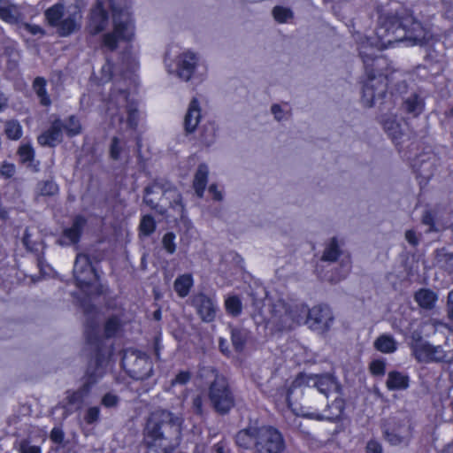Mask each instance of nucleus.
I'll use <instances>...</instances> for the list:
<instances>
[{"instance_id":"nucleus-1","label":"nucleus","mask_w":453,"mask_h":453,"mask_svg":"<svg viewBox=\"0 0 453 453\" xmlns=\"http://www.w3.org/2000/svg\"><path fill=\"white\" fill-rule=\"evenodd\" d=\"M428 39V33L411 14L397 3H390L378 10V26L374 37H369L360 46V55L368 76L363 88L362 100L366 106L380 102L387 91V78L382 73H373L368 63L374 50L394 47L405 42L408 46L422 44Z\"/></svg>"},{"instance_id":"nucleus-2","label":"nucleus","mask_w":453,"mask_h":453,"mask_svg":"<svg viewBox=\"0 0 453 453\" xmlns=\"http://www.w3.org/2000/svg\"><path fill=\"white\" fill-rule=\"evenodd\" d=\"M131 6L132 0H96L89 14L88 31L92 35L104 31L109 24L108 8H111L113 29L104 35V45L114 50L119 42H131L135 36V23L130 11Z\"/></svg>"},{"instance_id":"nucleus-3","label":"nucleus","mask_w":453,"mask_h":453,"mask_svg":"<svg viewBox=\"0 0 453 453\" xmlns=\"http://www.w3.org/2000/svg\"><path fill=\"white\" fill-rule=\"evenodd\" d=\"M303 321L312 331L326 333L334 323L333 311L323 305H317L310 310L304 304L290 307L280 300L273 304L271 316L265 321V328L273 334L290 330Z\"/></svg>"},{"instance_id":"nucleus-4","label":"nucleus","mask_w":453,"mask_h":453,"mask_svg":"<svg viewBox=\"0 0 453 453\" xmlns=\"http://www.w3.org/2000/svg\"><path fill=\"white\" fill-rule=\"evenodd\" d=\"M182 418L165 410L151 413L148 419L144 442L157 453H171L180 442Z\"/></svg>"},{"instance_id":"nucleus-5","label":"nucleus","mask_w":453,"mask_h":453,"mask_svg":"<svg viewBox=\"0 0 453 453\" xmlns=\"http://www.w3.org/2000/svg\"><path fill=\"white\" fill-rule=\"evenodd\" d=\"M305 388H316L319 392L327 396L330 392H337L339 386L334 378L330 375L300 373L291 381L286 382L284 387L272 393L271 397L278 404L285 403L293 413L294 408L302 407L296 402L302 397Z\"/></svg>"},{"instance_id":"nucleus-6","label":"nucleus","mask_w":453,"mask_h":453,"mask_svg":"<svg viewBox=\"0 0 453 453\" xmlns=\"http://www.w3.org/2000/svg\"><path fill=\"white\" fill-rule=\"evenodd\" d=\"M104 103V121L106 126L120 132L133 131L138 125L139 112L136 104L129 99L126 90L114 85Z\"/></svg>"},{"instance_id":"nucleus-7","label":"nucleus","mask_w":453,"mask_h":453,"mask_svg":"<svg viewBox=\"0 0 453 453\" xmlns=\"http://www.w3.org/2000/svg\"><path fill=\"white\" fill-rule=\"evenodd\" d=\"M199 62V55L194 50L189 49L176 50V47L170 48L164 58L166 72L183 81H189L193 78L203 80L205 77V72L196 73Z\"/></svg>"},{"instance_id":"nucleus-8","label":"nucleus","mask_w":453,"mask_h":453,"mask_svg":"<svg viewBox=\"0 0 453 453\" xmlns=\"http://www.w3.org/2000/svg\"><path fill=\"white\" fill-rule=\"evenodd\" d=\"M83 3L75 1L65 6L62 3H57L45 11V18L49 24L57 28L58 32L66 36L73 33L81 20V10Z\"/></svg>"},{"instance_id":"nucleus-9","label":"nucleus","mask_w":453,"mask_h":453,"mask_svg":"<svg viewBox=\"0 0 453 453\" xmlns=\"http://www.w3.org/2000/svg\"><path fill=\"white\" fill-rule=\"evenodd\" d=\"M160 190V187L157 184L146 188L144 202L152 208H156L157 206L163 208L166 203L169 202L170 206L161 212L165 214L166 218L173 219V220H177L178 219L182 218L184 213V207L181 203L180 196L178 191L174 188L164 191L162 193V196L159 199V203L157 204L155 203V199L150 196L151 195L159 194Z\"/></svg>"},{"instance_id":"nucleus-10","label":"nucleus","mask_w":453,"mask_h":453,"mask_svg":"<svg viewBox=\"0 0 453 453\" xmlns=\"http://www.w3.org/2000/svg\"><path fill=\"white\" fill-rule=\"evenodd\" d=\"M73 275L77 286L88 294L99 293L98 275L95 268L91 265L89 258L84 254H79L76 257Z\"/></svg>"},{"instance_id":"nucleus-11","label":"nucleus","mask_w":453,"mask_h":453,"mask_svg":"<svg viewBox=\"0 0 453 453\" xmlns=\"http://www.w3.org/2000/svg\"><path fill=\"white\" fill-rule=\"evenodd\" d=\"M257 453H281L285 449L281 434L271 426H262L257 432Z\"/></svg>"},{"instance_id":"nucleus-12","label":"nucleus","mask_w":453,"mask_h":453,"mask_svg":"<svg viewBox=\"0 0 453 453\" xmlns=\"http://www.w3.org/2000/svg\"><path fill=\"white\" fill-rule=\"evenodd\" d=\"M122 366L129 375L142 380L150 375L152 366L149 358L136 351H127L122 358Z\"/></svg>"},{"instance_id":"nucleus-13","label":"nucleus","mask_w":453,"mask_h":453,"mask_svg":"<svg viewBox=\"0 0 453 453\" xmlns=\"http://www.w3.org/2000/svg\"><path fill=\"white\" fill-rule=\"evenodd\" d=\"M412 352L419 362L449 361L452 355H448L440 346H433L421 338H412Z\"/></svg>"},{"instance_id":"nucleus-14","label":"nucleus","mask_w":453,"mask_h":453,"mask_svg":"<svg viewBox=\"0 0 453 453\" xmlns=\"http://www.w3.org/2000/svg\"><path fill=\"white\" fill-rule=\"evenodd\" d=\"M210 398L218 411L226 412L231 409L234 400L224 377H216L210 388Z\"/></svg>"},{"instance_id":"nucleus-15","label":"nucleus","mask_w":453,"mask_h":453,"mask_svg":"<svg viewBox=\"0 0 453 453\" xmlns=\"http://www.w3.org/2000/svg\"><path fill=\"white\" fill-rule=\"evenodd\" d=\"M344 410V402L342 398H336L334 403L328 406V410L324 413H319L317 411H311L307 407L294 408L293 414L303 418H308L316 420H336L338 419Z\"/></svg>"},{"instance_id":"nucleus-16","label":"nucleus","mask_w":453,"mask_h":453,"mask_svg":"<svg viewBox=\"0 0 453 453\" xmlns=\"http://www.w3.org/2000/svg\"><path fill=\"white\" fill-rule=\"evenodd\" d=\"M193 305L203 321H212L216 316L217 305L211 298L199 294L193 298Z\"/></svg>"},{"instance_id":"nucleus-17","label":"nucleus","mask_w":453,"mask_h":453,"mask_svg":"<svg viewBox=\"0 0 453 453\" xmlns=\"http://www.w3.org/2000/svg\"><path fill=\"white\" fill-rule=\"evenodd\" d=\"M383 127L385 131L395 144L400 143L403 141V138L407 136L405 133V123L399 122L394 116H388L383 119Z\"/></svg>"},{"instance_id":"nucleus-18","label":"nucleus","mask_w":453,"mask_h":453,"mask_svg":"<svg viewBox=\"0 0 453 453\" xmlns=\"http://www.w3.org/2000/svg\"><path fill=\"white\" fill-rule=\"evenodd\" d=\"M62 127L61 121L55 120L51 127L38 137V142L42 146H56L62 141Z\"/></svg>"},{"instance_id":"nucleus-19","label":"nucleus","mask_w":453,"mask_h":453,"mask_svg":"<svg viewBox=\"0 0 453 453\" xmlns=\"http://www.w3.org/2000/svg\"><path fill=\"white\" fill-rule=\"evenodd\" d=\"M201 104L198 99L191 100L184 119L185 130L193 133L201 120Z\"/></svg>"},{"instance_id":"nucleus-20","label":"nucleus","mask_w":453,"mask_h":453,"mask_svg":"<svg viewBox=\"0 0 453 453\" xmlns=\"http://www.w3.org/2000/svg\"><path fill=\"white\" fill-rule=\"evenodd\" d=\"M95 382L96 379H93V374H90L88 381L80 390L68 394L66 396L68 411H73L81 407L84 398L89 391L90 385Z\"/></svg>"},{"instance_id":"nucleus-21","label":"nucleus","mask_w":453,"mask_h":453,"mask_svg":"<svg viewBox=\"0 0 453 453\" xmlns=\"http://www.w3.org/2000/svg\"><path fill=\"white\" fill-rule=\"evenodd\" d=\"M85 224L86 220L83 217H76L72 226L64 231L63 238L60 241L61 243L67 245L77 242Z\"/></svg>"},{"instance_id":"nucleus-22","label":"nucleus","mask_w":453,"mask_h":453,"mask_svg":"<svg viewBox=\"0 0 453 453\" xmlns=\"http://www.w3.org/2000/svg\"><path fill=\"white\" fill-rule=\"evenodd\" d=\"M20 17L18 6L10 0H0V19L8 23H16Z\"/></svg>"},{"instance_id":"nucleus-23","label":"nucleus","mask_w":453,"mask_h":453,"mask_svg":"<svg viewBox=\"0 0 453 453\" xmlns=\"http://www.w3.org/2000/svg\"><path fill=\"white\" fill-rule=\"evenodd\" d=\"M209 174V168L205 164H201L195 174L193 187L196 194L202 197L205 190L207 184V179Z\"/></svg>"},{"instance_id":"nucleus-24","label":"nucleus","mask_w":453,"mask_h":453,"mask_svg":"<svg viewBox=\"0 0 453 453\" xmlns=\"http://www.w3.org/2000/svg\"><path fill=\"white\" fill-rule=\"evenodd\" d=\"M259 427L250 426L240 431L236 435V443L242 448L249 449L257 442V432Z\"/></svg>"},{"instance_id":"nucleus-25","label":"nucleus","mask_w":453,"mask_h":453,"mask_svg":"<svg viewBox=\"0 0 453 453\" xmlns=\"http://www.w3.org/2000/svg\"><path fill=\"white\" fill-rule=\"evenodd\" d=\"M409 386V379L406 375L399 372H391L388 373L387 387L390 390H402Z\"/></svg>"},{"instance_id":"nucleus-26","label":"nucleus","mask_w":453,"mask_h":453,"mask_svg":"<svg viewBox=\"0 0 453 453\" xmlns=\"http://www.w3.org/2000/svg\"><path fill=\"white\" fill-rule=\"evenodd\" d=\"M415 301L423 309H432L437 301V296L434 292L423 288L415 294Z\"/></svg>"},{"instance_id":"nucleus-27","label":"nucleus","mask_w":453,"mask_h":453,"mask_svg":"<svg viewBox=\"0 0 453 453\" xmlns=\"http://www.w3.org/2000/svg\"><path fill=\"white\" fill-rule=\"evenodd\" d=\"M120 61L119 67H121V71L126 69L130 73H134L139 65L138 56L136 53L132 52V46H129L122 54Z\"/></svg>"},{"instance_id":"nucleus-28","label":"nucleus","mask_w":453,"mask_h":453,"mask_svg":"<svg viewBox=\"0 0 453 453\" xmlns=\"http://www.w3.org/2000/svg\"><path fill=\"white\" fill-rule=\"evenodd\" d=\"M385 436L389 443L398 445L406 441L411 437V429L408 426H404L395 431L386 432Z\"/></svg>"},{"instance_id":"nucleus-29","label":"nucleus","mask_w":453,"mask_h":453,"mask_svg":"<svg viewBox=\"0 0 453 453\" xmlns=\"http://www.w3.org/2000/svg\"><path fill=\"white\" fill-rule=\"evenodd\" d=\"M374 347L380 352L393 353L397 349V343L391 335L382 334L374 342Z\"/></svg>"},{"instance_id":"nucleus-30","label":"nucleus","mask_w":453,"mask_h":453,"mask_svg":"<svg viewBox=\"0 0 453 453\" xmlns=\"http://www.w3.org/2000/svg\"><path fill=\"white\" fill-rule=\"evenodd\" d=\"M193 278L191 274L185 273L179 276L174 281V289L180 297H185L188 295L191 287L193 286Z\"/></svg>"},{"instance_id":"nucleus-31","label":"nucleus","mask_w":453,"mask_h":453,"mask_svg":"<svg viewBox=\"0 0 453 453\" xmlns=\"http://www.w3.org/2000/svg\"><path fill=\"white\" fill-rule=\"evenodd\" d=\"M403 108L413 116H418L424 109V102L417 94H412L404 100Z\"/></svg>"},{"instance_id":"nucleus-32","label":"nucleus","mask_w":453,"mask_h":453,"mask_svg":"<svg viewBox=\"0 0 453 453\" xmlns=\"http://www.w3.org/2000/svg\"><path fill=\"white\" fill-rule=\"evenodd\" d=\"M19 159L23 164H27L33 171H37V165L34 163V150L29 144H22L19 149Z\"/></svg>"},{"instance_id":"nucleus-33","label":"nucleus","mask_w":453,"mask_h":453,"mask_svg":"<svg viewBox=\"0 0 453 453\" xmlns=\"http://www.w3.org/2000/svg\"><path fill=\"white\" fill-rule=\"evenodd\" d=\"M217 128L214 123L209 122L203 126L200 141L205 146L211 145L216 139Z\"/></svg>"},{"instance_id":"nucleus-34","label":"nucleus","mask_w":453,"mask_h":453,"mask_svg":"<svg viewBox=\"0 0 453 453\" xmlns=\"http://www.w3.org/2000/svg\"><path fill=\"white\" fill-rule=\"evenodd\" d=\"M225 307L232 316H238L241 314L242 310V301L237 296H228L225 299Z\"/></svg>"},{"instance_id":"nucleus-35","label":"nucleus","mask_w":453,"mask_h":453,"mask_svg":"<svg viewBox=\"0 0 453 453\" xmlns=\"http://www.w3.org/2000/svg\"><path fill=\"white\" fill-rule=\"evenodd\" d=\"M45 85V80L38 77L35 80L33 87L38 97L40 98L41 104L43 105H50V99L46 93Z\"/></svg>"},{"instance_id":"nucleus-36","label":"nucleus","mask_w":453,"mask_h":453,"mask_svg":"<svg viewBox=\"0 0 453 453\" xmlns=\"http://www.w3.org/2000/svg\"><path fill=\"white\" fill-rule=\"evenodd\" d=\"M155 229L156 222L154 219L150 215L142 216L139 226L140 235L148 236L151 234Z\"/></svg>"},{"instance_id":"nucleus-37","label":"nucleus","mask_w":453,"mask_h":453,"mask_svg":"<svg viewBox=\"0 0 453 453\" xmlns=\"http://www.w3.org/2000/svg\"><path fill=\"white\" fill-rule=\"evenodd\" d=\"M5 134L12 140H18L22 135V127L18 121L10 120L5 123Z\"/></svg>"},{"instance_id":"nucleus-38","label":"nucleus","mask_w":453,"mask_h":453,"mask_svg":"<svg viewBox=\"0 0 453 453\" xmlns=\"http://www.w3.org/2000/svg\"><path fill=\"white\" fill-rule=\"evenodd\" d=\"M274 119L278 121L287 119L290 115V107L288 104H275L271 107Z\"/></svg>"},{"instance_id":"nucleus-39","label":"nucleus","mask_w":453,"mask_h":453,"mask_svg":"<svg viewBox=\"0 0 453 453\" xmlns=\"http://www.w3.org/2000/svg\"><path fill=\"white\" fill-rule=\"evenodd\" d=\"M339 255V242L336 238H333L327 244L323 258L327 261H334Z\"/></svg>"},{"instance_id":"nucleus-40","label":"nucleus","mask_w":453,"mask_h":453,"mask_svg":"<svg viewBox=\"0 0 453 453\" xmlns=\"http://www.w3.org/2000/svg\"><path fill=\"white\" fill-rule=\"evenodd\" d=\"M125 150L126 142L119 137H114L111 145V157L113 159H119Z\"/></svg>"},{"instance_id":"nucleus-41","label":"nucleus","mask_w":453,"mask_h":453,"mask_svg":"<svg viewBox=\"0 0 453 453\" xmlns=\"http://www.w3.org/2000/svg\"><path fill=\"white\" fill-rule=\"evenodd\" d=\"M58 187L52 180L43 181L38 184L37 192L41 196H54L58 193Z\"/></svg>"},{"instance_id":"nucleus-42","label":"nucleus","mask_w":453,"mask_h":453,"mask_svg":"<svg viewBox=\"0 0 453 453\" xmlns=\"http://www.w3.org/2000/svg\"><path fill=\"white\" fill-rule=\"evenodd\" d=\"M273 14L274 19L280 23L287 22L292 17L291 11L281 6L274 7Z\"/></svg>"},{"instance_id":"nucleus-43","label":"nucleus","mask_w":453,"mask_h":453,"mask_svg":"<svg viewBox=\"0 0 453 453\" xmlns=\"http://www.w3.org/2000/svg\"><path fill=\"white\" fill-rule=\"evenodd\" d=\"M64 128L68 135H76L80 134L81 130V124L78 119L74 117L69 118L67 123L64 126Z\"/></svg>"},{"instance_id":"nucleus-44","label":"nucleus","mask_w":453,"mask_h":453,"mask_svg":"<svg viewBox=\"0 0 453 453\" xmlns=\"http://www.w3.org/2000/svg\"><path fill=\"white\" fill-rule=\"evenodd\" d=\"M246 340V333L242 330H232V342L236 349H242Z\"/></svg>"},{"instance_id":"nucleus-45","label":"nucleus","mask_w":453,"mask_h":453,"mask_svg":"<svg viewBox=\"0 0 453 453\" xmlns=\"http://www.w3.org/2000/svg\"><path fill=\"white\" fill-rule=\"evenodd\" d=\"M163 246L165 250L170 253L173 254L176 250V245H175V234L173 233H166L163 236Z\"/></svg>"},{"instance_id":"nucleus-46","label":"nucleus","mask_w":453,"mask_h":453,"mask_svg":"<svg viewBox=\"0 0 453 453\" xmlns=\"http://www.w3.org/2000/svg\"><path fill=\"white\" fill-rule=\"evenodd\" d=\"M120 323L117 318H111L105 324V334L107 336H112L119 328Z\"/></svg>"},{"instance_id":"nucleus-47","label":"nucleus","mask_w":453,"mask_h":453,"mask_svg":"<svg viewBox=\"0 0 453 453\" xmlns=\"http://www.w3.org/2000/svg\"><path fill=\"white\" fill-rule=\"evenodd\" d=\"M386 369V364L383 360L376 359L370 364V371L373 375H383Z\"/></svg>"},{"instance_id":"nucleus-48","label":"nucleus","mask_w":453,"mask_h":453,"mask_svg":"<svg viewBox=\"0 0 453 453\" xmlns=\"http://www.w3.org/2000/svg\"><path fill=\"white\" fill-rule=\"evenodd\" d=\"M114 66L111 62H106L101 70L102 77L101 80L104 81H110L113 76Z\"/></svg>"},{"instance_id":"nucleus-49","label":"nucleus","mask_w":453,"mask_h":453,"mask_svg":"<svg viewBox=\"0 0 453 453\" xmlns=\"http://www.w3.org/2000/svg\"><path fill=\"white\" fill-rule=\"evenodd\" d=\"M118 402L119 397L112 393H107L102 398V404L107 408L116 406Z\"/></svg>"},{"instance_id":"nucleus-50","label":"nucleus","mask_w":453,"mask_h":453,"mask_svg":"<svg viewBox=\"0 0 453 453\" xmlns=\"http://www.w3.org/2000/svg\"><path fill=\"white\" fill-rule=\"evenodd\" d=\"M100 410L98 407H90L85 415V420L88 424H92L99 418Z\"/></svg>"},{"instance_id":"nucleus-51","label":"nucleus","mask_w":453,"mask_h":453,"mask_svg":"<svg viewBox=\"0 0 453 453\" xmlns=\"http://www.w3.org/2000/svg\"><path fill=\"white\" fill-rule=\"evenodd\" d=\"M190 380V373L187 371L180 372L175 379L173 380L172 385H184Z\"/></svg>"},{"instance_id":"nucleus-52","label":"nucleus","mask_w":453,"mask_h":453,"mask_svg":"<svg viewBox=\"0 0 453 453\" xmlns=\"http://www.w3.org/2000/svg\"><path fill=\"white\" fill-rule=\"evenodd\" d=\"M14 173H15V165L13 164L4 163L0 166V174L1 175L4 176L6 178H9V177L13 176Z\"/></svg>"},{"instance_id":"nucleus-53","label":"nucleus","mask_w":453,"mask_h":453,"mask_svg":"<svg viewBox=\"0 0 453 453\" xmlns=\"http://www.w3.org/2000/svg\"><path fill=\"white\" fill-rule=\"evenodd\" d=\"M365 453H382V447L377 441L371 440L367 442Z\"/></svg>"},{"instance_id":"nucleus-54","label":"nucleus","mask_w":453,"mask_h":453,"mask_svg":"<svg viewBox=\"0 0 453 453\" xmlns=\"http://www.w3.org/2000/svg\"><path fill=\"white\" fill-rule=\"evenodd\" d=\"M21 453H41V449L38 446L30 445L28 442L24 441L20 445Z\"/></svg>"},{"instance_id":"nucleus-55","label":"nucleus","mask_w":453,"mask_h":453,"mask_svg":"<svg viewBox=\"0 0 453 453\" xmlns=\"http://www.w3.org/2000/svg\"><path fill=\"white\" fill-rule=\"evenodd\" d=\"M22 29L25 31V32H27L31 35H42V28L37 26V25H34V24H24L22 26Z\"/></svg>"},{"instance_id":"nucleus-56","label":"nucleus","mask_w":453,"mask_h":453,"mask_svg":"<svg viewBox=\"0 0 453 453\" xmlns=\"http://www.w3.org/2000/svg\"><path fill=\"white\" fill-rule=\"evenodd\" d=\"M50 439L56 443H60L64 439L63 431L58 427L53 428L50 433Z\"/></svg>"},{"instance_id":"nucleus-57","label":"nucleus","mask_w":453,"mask_h":453,"mask_svg":"<svg viewBox=\"0 0 453 453\" xmlns=\"http://www.w3.org/2000/svg\"><path fill=\"white\" fill-rule=\"evenodd\" d=\"M209 193L212 196V198L216 201H221L223 199L222 191L219 189L218 186L212 184L209 187Z\"/></svg>"},{"instance_id":"nucleus-58","label":"nucleus","mask_w":453,"mask_h":453,"mask_svg":"<svg viewBox=\"0 0 453 453\" xmlns=\"http://www.w3.org/2000/svg\"><path fill=\"white\" fill-rule=\"evenodd\" d=\"M405 238L411 244L415 245L418 243V238L416 236V234L411 230L406 232Z\"/></svg>"},{"instance_id":"nucleus-59","label":"nucleus","mask_w":453,"mask_h":453,"mask_svg":"<svg viewBox=\"0 0 453 453\" xmlns=\"http://www.w3.org/2000/svg\"><path fill=\"white\" fill-rule=\"evenodd\" d=\"M349 272V264H346L343 265L342 273L339 277L332 278L331 280L334 281V282L339 281L342 279L345 278Z\"/></svg>"},{"instance_id":"nucleus-60","label":"nucleus","mask_w":453,"mask_h":453,"mask_svg":"<svg viewBox=\"0 0 453 453\" xmlns=\"http://www.w3.org/2000/svg\"><path fill=\"white\" fill-rule=\"evenodd\" d=\"M449 317L453 321V290L449 294Z\"/></svg>"},{"instance_id":"nucleus-61","label":"nucleus","mask_w":453,"mask_h":453,"mask_svg":"<svg viewBox=\"0 0 453 453\" xmlns=\"http://www.w3.org/2000/svg\"><path fill=\"white\" fill-rule=\"evenodd\" d=\"M423 222L434 228V218L430 212H426V214L423 216Z\"/></svg>"},{"instance_id":"nucleus-62","label":"nucleus","mask_w":453,"mask_h":453,"mask_svg":"<svg viewBox=\"0 0 453 453\" xmlns=\"http://www.w3.org/2000/svg\"><path fill=\"white\" fill-rule=\"evenodd\" d=\"M193 405H194V408L196 409V411L197 412H200L201 411V408H202V399H201V397H199V396L196 397L194 399Z\"/></svg>"},{"instance_id":"nucleus-63","label":"nucleus","mask_w":453,"mask_h":453,"mask_svg":"<svg viewBox=\"0 0 453 453\" xmlns=\"http://www.w3.org/2000/svg\"><path fill=\"white\" fill-rule=\"evenodd\" d=\"M6 107V98L0 93V111Z\"/></svg>"},{"instance_id":"nucleus-64","label":"nucleus","mask_w":453,"mask_h":453,"mask_svg":"<svg viewBox=\"0 0 453 453\" xmlns=\"http://www.w3.org/2000/svg\"><path fill=\"white\" fill-rule=\"evenodd\" d=\"M118 71L119 72V75L124 79V80H130V77H127V73L129 72H127L126 69H123V71H121V67H118Z\"/></svg>"}]
</instances>
